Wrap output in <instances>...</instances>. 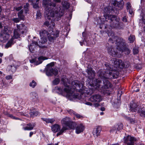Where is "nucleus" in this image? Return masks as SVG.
<instances>
[{"mask_svg": "<svg viewBox=\"0 0 145 145\" xmlns=\"http://www.w3.org/2000/svg\"><path fill=\"white\" fill-rule=\"evenodd\" d=\"M10 35L8 33H4L0 36V41L3 42H6L9 39Z\"/></svg>", "mask_w": 145, "mask_h": 145, "instance_id": "6ab92c4d", "label": "nucleus"}, {"mask_svg": "<svg viewBox=\"0 0 145 145\" xmlns=\"http://www.w3.org/2000/svg\"><path fill=\"white\" fill-rule=\"evenodd\" d=\"M54 65V63L53 62H51L47 65L46 74L48 76H51L53 74L55 76L57 75L58 73L57 69L53 67Z\"/></svg>", "mask_w": 145, "mask_h": 145, "instance_id": "0eeeda50", "label": "nucleus"}, {"mask_svg": "<svg viewBox=\"0 0 145 145\" xmlns=\"http://www.w3.org/2000/svg\"><path fill=\"white\" fill-rule=\"evenodd\" d=\"M36 16L37 17H40L41 16V13L39 11H37Z\"/></svg>", "mask_w": 145, "mask_h": 145, "instance_id": "6e6d98bb", "label": "nucleus"}, {"mask_svg": "<svg viewBox=\"0 0 145 145\" xmlns=\"http://www.w3.org/2000/svg\"><path fill=\"white\" fill-rule=\"evenodd\" d=\"M41 119L43 121H45L47 123H52L55 121V120L54 118H41Z\"/></svg>", "mask_w": 145, "mask_h": 145, "instance_id": "2f4dec72", "label": "nucleus"}, {"mask_svg": "<svg viewBox=\"0 0 145 145\" xmlns=\"http://www.w3.org/2000/svg\"><path fill=\"white\" fill-rule=\"evenodd\" d=\"M32 42L33 44H34L35 45L39 46V45L38 44L37 41H32Z\"/></svg>", "mask_w": 145, "mask_h": 145, "instance_id": "052dcab7", "label": "nucleus"}, {"mask_svg": "<svg viewBox=\"0 0 145 145\" xmlns=\"http://www.w3.org/2000/svg\"><path fill=\"white\" fill-rule=\"evenodd\" d=\"M87 105L91 106L92 105V103L89 102H86L85 103Z\"/></svg>", "mask_w": 145, "mask_h": 145, "instance_id": "338daca9", "label": "nucleus"}, {"mask_svg": "<svg viewBox=\"0 0 145 145\" xmlns=\"http://www.w3.org/2000/svg\"><path fill=\"white\" fill-rule=\"evenodd\" d=\"M22 8V7L20 6V7L16 8V10L19 11Z\"/></svg>", "mask_w": 145, "mask_h": 145, "instance_id": "0e129e2a", "label": "nucleus"}, {"mask_svg": "<svg viewBox=\"0 0 145 145\" xmlns=\"http://www.w3.org/2000/svg\"><path fill=\"white\" fill-rule=\"evenodd\" d=\"M40 41L39 42V44L40 45L41 44H43L46 42L47 39L46 37H41Z\"/></svg>", "mask_w": 145, "mask_h": 145, "instance_id": "e433bc0d", "label": "nucleus"}, {"mask_svg": "<svg viewBox=\"0 0 145 145\" xmlns=\"http://www.w3.org/2000/svg\"><path fill=\"white\" fill-rule=\"evenodd\" d=\"M138 112L140 116L144 117H145V105H142L140 106L139 109L138 110Z\"/></svg>", "mask_w": 145, "mask_h": 145, "instance_id": "aec40b11", "label": "nucleus"}, {"mask_svg": "<svg viewBox=\"0 0 145 145\" xmlns=\"http://www.w3.org/2000/svg\"><path fill=\"white\" fill-rule=\"evenodd\" d=\"M106 71L100 69L97 72L99 77L103 80L104 79H112L117 78L119 75V73L117 71L112 70V65L108 63L105 64Z\"/></svg>", "mask_w": 145, "mask_h": 145, "instance_id": "20e7f679", "label": "nucleus"}, {"mask_svg": "<svg viewBox=\"0 0 145 145\" xmlns=\"http://www.w3.org/2000/svg\"><path fill=\"white\" fill-rule=\"evenodd\" d=\"M12 20L15 23H18L20 22V19L19 18H14L12 19Z\"/></svg>", "mask_w": 145, "mask_h": 145, "instance_id": "09e8293b", "label": "nucleus"}, {"mask_svg": "<svg viewBox=\"0 0 145 145\" xmlns=\"http://www.w3.org/2000/svg\"><path fill=\"white\" fill-rule=\"evenodd\" d=\"M86 71L88 74V78L87 80L90 84H91V82H92L93 78L95 76V72L91 68L88 67L87 69L86 70Z\"/></svg>", "mask_w": 145, "mask_h": 145, "instance_id": "9d476101", "label": "nucleus"}, {"mask_svg": "<svg viewBox=\"0 0 145 145\" xmlns=\"http://www.w3.org/2000/svg\"><path fill=\"white\" fill-rule=\"evenodd\" d=\"M123 128V125L121 123H120L118 124L115 125L111 128L110 132H113L116 131V133H117V132L120 131Z\"/></svg>", "mask_w": 145, "mask_h": 145, "instance_id": "dca6fc26", "label": "nucleus"}, {"mask_svg": "<svg viewBox=\"0 0 145 145\" xmlns=\"http://www.w3.org/2000/svg\"><path fill=\"white\" fill-rule=\"evenodd\" d=\"M120 103H118L115 104L114 106L115 108H118L120 107Z\"/></svg>", "mask_w": 145, "mask_h": 145, "instance_id": "bf43d9fd", "label": "nucleus"}, {"mask_svg": "<svg viewBox=\"0 0 145 145\" xmlns=\"http://www.w3.org/2000/svg\"><path fill=\"white\" fill-rule=\"evenodd\" d=\"M111 4L114 6L118 7V9L121 10L123 8L124 3L123 0H112Z\"/></svg>", "mask_w": 145, "mask_h": 145, "instance_id": "ddd939ff", "label": "nucleus"}, {"mask_svg": "<svg viewBox=\"0 0 145 145\" xmlns=\"http://www.w3.org/2000/svg\"><path fill=\"white\" fill-rule=\"evenodd\" d=\"M36 60L35 59H31L30 60V62L32 63L35 62Z\"/></svg>", "mask_w": 145, "mask_h": 145, "instance_id": "69168bd1", "label": "nucleus"}, {"mask_svg": "<svg viewBox=\"0 0 145 145\" xmlns=\"http://www.w3.org/2000/svg\"><path fill=\"white\" fill-rule=\"evenodd\" d=\"M74 115L76 116V118H81L82 117V116L79 114H76V113Z\"/></svg>", "mask_w": 145, "mask_h": 145, "instance_id": "4d7b16f0", "label": "nucleus"}, {"mask_svg": "<svg viewBox=\"0 0 145 145\" xmlns=\"http://www.w3.org/2000/svg\"><path fill=\"white\" fill-rule=\"evenodd\" d=\"M7 116L9 117H10V118L13 119H15V117L12 114L7 113Z\"/></svg>", "mask_w": 145, "mask_h": 145, "instance_id": "864d4df0", "label": "nucleus"}, {"mask_svg": "<svg viewBox=\"0 0 145 145\" xmlns=\"http://www.w3.org/2000/svg\"><path fill=\"white\" fill-rule=\"evenodd\" d=\"M61 81L65 87L64 90L69 96H73L74 98L80 99L79 95L74 94V92L76 91L82 93H86L85 91H87V89L86 88V87L84 85V81L74 80L70 84V81L65 76H63L62 77Z\"/></svg>", "mask_w": 145, "mask_h": 145, "instance_id": "f257e3e1", "label": "nucleus"}, {"mask_svg": "<svg viewBox=\"0 0 145 145\" xmlns=\"http://www.w3.org/2000/svg\"><path fill=\"white\" fill-rule=\"evenodd\" d=\"M127 118V120H130V121L131 123H135V121L133 120V119H131V118L130 117H126Z\"/></svg>", "mask_w": 145, "mask_h": 145, "instance_id": "603ef678", "label": "nucleus"}, {"mask_svg": "<svg viewBox=\"0 0 145 145\" xmlns=\"http://www.w3.org/2000/svg\"><path fill=\"white\" fill-rule=\"evenodd\" d=\"M8 68L12 72H15L16 69L15 67L14 66L11 65L8 66Z\"/></svg>", "mask_w": 145, "mask_h": 145, "instance_id": "c03bdc74", "label": "nucleus"}, {"mask_svg": "<svg viewBox=\"0 0 145 145\" xmlns=\"http://www.w3.org/2000/svg\"><path fill=\"white\" fill-rule=\"evenodd\" d=\"M123 140L124 142L127 145H134L135 142L136 141L135 138L129 135L124 137Z\"/></svg>", "mask_w": 145, "mask_h": 145, "instance_id": "9b49d317", "label": "nucleus"}, {"mask_svg": "<svg viewBox=\"0 0 145 145\" xmlns=\"http://www.w3.org/2000/svg\"><path fill=\"white\" fill-rule=\"evenodd\" d=\"M27 126L23 127V129L24 130H31L33 129L36 125L35 123H30L27 124Z\"/></svg>", "mask_w": 145, "mask_h": 145, "instance_id": "5701e85b", "label": "nucleus"}, {"mask_svg": "<svg viewBox=\"0 0 145 145\" xmlns=\"http://www.w3.org/2000/svg\"><path fill=\"white\" fill-rule=\"evenodd\" d=\"M29 114L31 117H34L37 116H39L40 114L37 111L31 110L30 111Z\"/></svg>", "mask_w": 145, "mask_h": 145, "instance_id": "cd10ccee", "label": "nucleus"}, {"mask_svg": "<svg viewBox=\"0 0 145 145\" xmlns=\"http://www.w3.org/2000/svg\"><path fill=\"white\" fill-rule=\"evenodd\" d=\"M55 89L56 90L57 92L59 93H60L61 94H62L63 92V91H65V92L64 90H63L60 87H56L55 88Z\"/></svg>", "mask_w": 145, "mask_h": 145, "instance_id": "58836bf2", "label": "nucleus"}, {"mask_svg": "<svg viewBox=\"0 0 145 145\" xmlns=\"http://www.w3.org/2000/svg\"><path fill=\"white\" fill-rule=\"evenodd\" d=\"M49 32L52 31V32L50 33L49 35H48L47 37L48 39V40L52 42H54L56 39V38L58 37L59 36V31L58 30H56L54 33L53 31V28H51V29L49 30Z\"/></svg>", "mask_w": 145, "mask_h": 145, "instance_id": "1a4fd4ad", "label": "nucleus"}, {"mask_svg": "<svg viewBox=\"0 0 145 145\" xmlns=\"http://www.w3.org/2000/svg\"><path fill=\"white\" fill-rule=\"evenodd\" d=\"M30 95L31 100L32 101L35 103L38 102V97L37 93L35 92H33L31 93Z\"/></svg>", "mask_w": 145, "mask_h": 145, "instance_id": "393cba45", "label": "nucleus"}, {"mask_svg": "<svg viewBox=\"0 0 145 145\" xmlns=\"http://www.w3.org/2000/svg\"><path fill=\"white\" fill-rule=\"evenodd\" d=\"M102 130L101 127L98 126L96 128L94 129L93 133L94 137L95 138L97 137L100 135V132Z\"/></svg>", "mask_w": 145, "mask_h": 145, "instance_id": "f3484780", "label": "nucleus"}, {"mask_svg": "<svg viewBox=\"0 0 145 145\" xmlns=\"http://www.w3.org/2000/svg\"><path fill=\"white\" fill-rule=\"evenodd\" d=\"M108 34L109 36H111L108 40V42L112 43H114V41L116 42V49L121 52H124L127 55L130 53V50L126 47L124 40L121 37L114 36V33L111 32L109 33Z\"/></svg>", "mask_w": 145, "mask_h": 145, "instance_id": "7ed1b4c3", "label": "nucleus"}, {"mask_svg": "<svg viewBox=\"0 0 145 145\" xmlns=\"http://www.w3.org/2000/svg\"><path fill=\"white\" fill-rule=\"evenodd\" d=\"M52 0H43L42 5L45 8L44 12L45 18L46 19L51 20V18L55 17L58 20L61 17L63 13L60 14V7H56L55 3L51 2Z\"/></svg>", "mask_w": 145, "mask_h": 145, "instance_id": "f03ea898", "label": "nucleus"}, {"mask_svg": "<svg viewBox=\"0 0 145 145\" xmlns=\"http://www.w3.org/2000/svg\"><path fill=\"white\" fill-rule=\"evenodd\" d=\"M138 105L136 103L133 102L130 104V109L133 112H136L137 110Z\"/></svg>", "mask_w": 145, "mask_h": 145, "instance_id": "bb28decb", "label": "nucleus"}, {"mask_svg": "<svg viewBox=\"0 0 145 145\" xmlns=\"http://www.w3.org/2000/svg\"><path fill=\"white\" fill-rule=\"evenodd\" d=\"M104 12L105 14L109 15L108 14L110 13V9L109 7H106L104 9Z\"/></svg>", "mask_w": 145, "mask_h": 145, "instance_id": "a19ab883", "label": "nucleus"}, {"mask_svg": "<svg viewBox=\"0 0 145 145\" xmlns=\"http://www.w3.org/2000/svg\"><path fill=\"white\" fill-rule=\"evenodd\" d=\"M135 39V36L134 35H131L128 38V40L130 43L133 42Z\"/></svg>", "mask_w": 145, "mask_h": 145, "instance_id": "ea45409f", "label": "nucleus"}, {"mask_svg": "<svg viewBox=\"0 0 145 145\" xmlns=\"http://www.w3.org/2000/svg\"><path fill=\"white\" fill-rule=\"evenodd\" d=\"M68 112L69 113L71 114H73L74 115L76 113L72 110H68Z\"/></svg>", "mask_w": 145, "mask_h": 145, "instance_id": "13d9d810", "label": "nucleus"}, {"mask_svg": "<svg viewBox=\"0 0 145 145\" xmlns=\"http://www.w3.org/2000/svg\"><path fill=\"white\" fill-rule=\"evenodd\" d=\"M90 101L93 102L99 103L102 100L101 96L99 94H95L91 95L90 98Z\"/></svg>", "mask_w": 145, "mask_h": 145, "instance_id": "4468645a", "label": "nucleus"}, {"mask_svg": "<svg viewBox=\"0 0 145 145\" xmlns=\"http://www.w3.org/2000/svg\"><path fill=\"white\" fill-rule=\"evenodd\" d=\"M126 9L127 10H128L131 7V4L129 3H127L126 4Z\"/></svg>", "mask_w": 145, "mask_h": 145, "instance_id": "5fc2aeb1", "label": "nucleus"}, {"mask_svg": "<svg viewBox=\"0 0 145 145\" xmlns=\"http://www.w3.org/2000/svg\"><path fill=\"white\" fill-rule=\"evenodd\" d=\"M116 17V16L114 15H108L107 14H104V18H101L99 17L98 21L97 22V24L101 25L102 24L104 23L105 22V21L107 22V20H110V24L114 20V19Z\"/></svg>", "mask_w": 145, "mask_h": 145, "instance_id": "6e6552de", "label": "nucleus"}, {"mask_svg": "<svg viewBox=\"0 0 145 145\" xmlns=\"http://www.w3.org/2000/svg\"><path fill=\"white\" fill-rule=\"evenodd\" d=\"M29 4L28 3H26L25 5L24 6L23 9H22L23 10V12L24 11V13L26 14L27 13H29L28 12L29 11Z\"/></svg>", "mask_w": 145, "mask_h": 145, "instance_id": "72a5a7b5", "label": "nucleus"}, {"mask_svg": "<svg viewBox=\"0 0 145 145\" xmlns=\"http://www.w3.org/2000/svg\"><path fill=\"white\" fill-rule=\"evenodd\" d=\"M63 7L67 9L69 8V4L65 1H63L62 3Z\"/></svg>", "mask_w": 145, "mask_h": 145, "instance_id": "c9c22d12", "label": "nucleus"}, {"mask_svg": "<svg viewBox=\"0 0 145 145\" xmlns=\"http://www.w3.org/2000/svg\"><path fill=\"white\" fill-rule=\"evenodd\" d=\"M39 47L41 48H46L47 47L45 46H40L39 45Z\"/></svg>", "mask_w": 145, "mask_h": 145, "instance_id": "e2e57ef3", "label": "nucleus"}, {"mask_svg": "<svg viewBox=\"0 0 145 145\" xmlns=\"http://www.w3.org/2000/svg\"><path fill=\"white\" fill-rule=\"evenodd\" d=\"M22 33L21 32H20V31L17 29H14V35L13 38V39H18L20 37V34Z\"/></svg>", "mask_w": 145, "mask_h": 145, "instance_id": "c85d7f7f", "label": "nucleus"}, {"mask_svg": "<svg viewBox=\"0 0 145 145\" xmlns=\"http://www.w3.org/2000/svg\"><path fill=\"white\" fill-rule=\"evenodd\" d=\"M101 80L99 78H98L95 79L93 82H91V84H93L94 87L96 86V88H99L101 84Z\"/></svg>", "mask_w": 145, "mask_h": 145, "instance_id": "a878e982", "label": "nucleus"}, {"mask_svg": "<svg viewBox=\"0 0 145 145\" xmlns=\"http://www.w3.org/2000/svg\"><path fill=\"white\" fill-rule=\"evenodd\" d=\"M116 17L114 19V20L110 24H106V25L105 26V28L106 29L108 28V32L107 33V34L108 35V33L110 32H112L114 34V36H115L114 33L112 32V31H109L111 30V28L112 26L113 27L116 29H123V24L122 22H119L120 19L118 17L116 16ZM109 36V35H108ZM115 37H116L115 36Z\"/></svg>", "mask_w": 145, "mask_h": 145, "instance_id": "423d86ee", "label": "nucleus"}, {"mask_svg": "<svg viewBox=\"0 0 145 145\" xmlns=\"http://www.w3.org/2000/svg\"><path fill=\"white\" fill-rule=\"evenodd\" d=\"M14 44V39L13 38H12L6 44L5 47L6 48H8L9 47H11Z\"/></svg>", "mask_w": 145, "mask_h": 145, "instance_id": "7c9ffc66", "label": "nucleus"}, {"mask_svg": "<svg viewBox=\"0 0 145 145\" xmlns=\"http://www.w3.org/2000/svg\"><path fill=\"white\" fill-rule=\"evenodd\" d=\"M107 51L108 54L113 57L117 56V51L112 46H110L107 48Z\"/></svg>", "mask_w": 145, "mask_h": 145, "instance_id": "2eb2a0df", "label": "nucleus"}, {"mask_svg": "<svg viewBox=\"0 0 145 145\" xmlns=\"http://www.w3.org/2000/svg\"><path fill=\"white\" fill-rule=\"evenodd\" d=\"M61 123L63 127L60 131L57 133V137L62 135L63 132L66 130L74 128L72 122L69 118L66 117L63 119L61 120Z\"/></svg>", "mask_w": 145, "mask_h": 145, "instance_id": "39448f33", "label": "nucleus"}, {"mask_svg": "<svg viewBox=\"0 0 145 145\" xmlns=\"http://www.w3.org/2000/svg\"><path fill=\"white\" fill-rule=\"evenodd\" d=\"M46 59H47V58L45 57L42 56L39 57L38 58V60L35 62V64L37 65H39L42 63L43 60Z\"/></svg>", "mask_w": 145, "mask_h": 145, "instance_id": "473e14b6", "label": "nucleus"}, {"mask_svg": "<svg viewBox=\"0 0 145 145\" xmlns=\"http://www.w3.org/2000/svg\"><path fill=\"white\" fill-rule=\"evenodd\" d=\"M141 15L142 16V21L144 24H145V10L143 11L142 13L141 14Z\"/></svg>", "mask_w": 145, "mask_h": 145, "instance_id": "79ce46f5", "label": "nucleus"}, {"mask_svg": "<svg viewBox=\"0 0 145 145\" xmlns=\"http://www.w3.org/2000/svg\"><path fill=\"white\" fill-rule=\"evenodd\" d=\"M32 5L34 8L35 9H37L39 8L38 4V3H31Z\"/></svg>", "mask_w": 145, "mask_h": 145, "instance_id": "de8ad7c7", "label": "nucleus"}, {"mask_svg": "<svg viewBox=\"0 0 145 145\" xmlns=\"http://www.w3.org/2000/svg\"><path fill=\"white\" fill-rule=\"evenodd\" d=\"M50 33H48L45 30H42L40 31L39 34L40 37H46L48 36Z\"/></svg>", "mask_w": 145, "mask_h": 145, "instance_id": "c756f323", "label": "nucleus"}, {"mask_svg": "<svg viewBox=\"0 0 145 145\" xmlns=\"http://www.w3.org/2000/svg\"><path fill=\"white\" fill-rule=\"evenodd\" d=\"M104 79L103 80V87L105 89H108L112 87V85L110 82L107 79Z\"/></svg>", "mask_w": 145, "mask_h": 145, "instance_id": "412c9836", "label": "nucleus"}, {"mask_svg": "<svg viewBox=\"0 0 145 145\" xmlns=\"http://www.w3.org/2000/svg\"><path fill=\"white\" fill-rule=\"evenodd\" d=\"M60 81V80L59 78H56L53 81L52 83L53 85H55L58 84Z\"/></svg>", "mask_w": 145, "mask_h": 145, "instance_id": "4c0bfd02", "label": "nucleus"}, {"mask_svg": "<svg viewBox=\"0 0 145 145\" xmlns=\"http://www.w3.org/2000/svg\"><path fill=\"white\" fill-rule=\"evenodd\" d=\"M44 25H46L47 27H48V26L49 27V28L48 29L49 30L51 29V28H52V27H51V26H49L50 25V23H49V22L48 21H46V22H45L44 23Z\"/></svg>", "mask_w": 145, "mask_h": 145, "instance_id": "49530a36", "label": "nucleus"}, {"mask_svg": "<svg viewBox=\"0 0 145 145\" xmlns=\"http://www.w3.org/2000/svg\"><path fill=\"white\" fill-rule=\"evenodd\" d=\"M84 129V126L82 124H80L77 125L75 128L76 133L78 134L83 132Z\"/></svg>", "mask_w": 145, "mask_h": 145, "instance_id": "4be33fe9", "label": "nucleus"}, {"mask_svg": "<svg viewBox=\"0 0 145 145\" xmlns=\"http://www.w3.org/2000/svg\"><path fill=\"white\" fill-rule=\"evenodd\" d=\"M17 29L21 32L22 34H24L27 31L26 27L24 24L17 25Z\"/></svg>", "mask_w": 145, "mask_h": 145, "instance_id": "a211bd4d", "label": "nucleus"}, {"mask_svg": "<svg viewBox=\"0 0 145 145\" xmlns=\"http://www.w3.org/2000/svg\"><path fill=\"white\" fill-rule=\"evenodd\" d=\"M103 93L106 95H109L111 93V91L108 89H105L104 90Z\"/></svg>", "mask_w": 145, "mask_h": 145, "instance_id": "a18cd8bd", "label": "nucleus"}, {"mask_svg": "<svg viewBox=\"0 0 145 145\" xmlns=\"http://www.w3.org/2000/svg\"><path fill=\"white\" fill-rule=\"evenodd\" d=\"M23 10H21L18 13V16L20 20H23L24 19V16L23 14Z\"/></svg>", "mask_w": 145, "mask_h": 145, "instance_id": "f704fd0d", "label": "nucleus"}, {"mask_svg": "<svg viewBox=\"0 0 145 145\" xmlns=\"http://www.w3.org/2000/svg\"><path fill=\"white\" fill-rule=\"evenodd\" d=\"M37 83L34 80H32V82H30L29 84V86L33 88L36 86Z\"/></svg>", "mask_w": 145, "mask_h": 145, "instance_id": "37998d69", "label": "nucleus"}, {"mask_svg": "<svg viewBox=\"0 0 145 145\" xmlns=\"http://www.w3.org/2000/svg\"><path fill=\"white\" fill-rule=\"evenodd\" d=\"M35 47V46H34L31 45L29 46V49L31 52H33V51L34 50V48Z\"/></svg>", "mask_w": 145, "mask_h": 145, "instance_id": "8fccbe9b", "label": "nucleus"}, {"mask_svg": "<svg viewBox=\"0 0 145 145\" xmlns=\"http://www.w3.org/2000/svg\"><path fill=\"white\" fill-rule=\"evenodd\" d=\"M12 76L11 75L7 76L6 77V78L7 80H9L12 78Z\"/></svg>", "mask_w": 145, "mask_h": 145, "instance_id": "680f3d73", "label": "nucleus"}, {"mask_svg": "<svg viewBox=\"0 0 145 145\" xmlns=\"http://www.w3.org/2000/svg\"><path fill=\"white\" fill-rule=\"evenodd\" d=\"M133 52L134 54H137L138 52V50L136 48H134L133 50Z\"/></svg>", "mask_w": 145, "mask_h": 145, "instance_id": "3c124183", "label": "nucleus"}, {"mask_svg": "<svg viewBox=\"0 0 145 145\" xmlns=\"http://www.w3.org/2000/svg\"><path fill=\"white\" fill-rule=\"evenodd\" d=\"M52 131L54 133L58 132L61 130L60 126L58 124H56L51 127Z\"/></svg>", "mask_w": 145, "mask_h": 145, "instance_id": "b1692460", "label": "nucleus"}, {"mask_svg": "<svg viewBox=\"0 0 145 145\" xmlns=\"http://www.w3.org/2000/svg\"><path fill=\"white\" fill-rule=\"evenodd\" d=\"M112 61H113L114 66L116 68L121 69L125 67L124 62L120 59L113 58L112 59Z\"/></svg>", "mask_w": 145, "mask_h": 145, "instance_id": "f8f14e48", "label": "nucleus"}, {"mask_svg": "<svg viewBox=\"0 0 145 145\" xmlns=\"http://www.w3.org/2000/svg\"><path fill=\"white\" fill-rule=\"evenodd\" d=\"M122 20L123 22H127V19H126V17H125V16L123 18Z\"/></svg>", "mask_w": 145, "mask_h": 145, "instance_id": "774afa93", "label": "nucleus"}]
</instances>
